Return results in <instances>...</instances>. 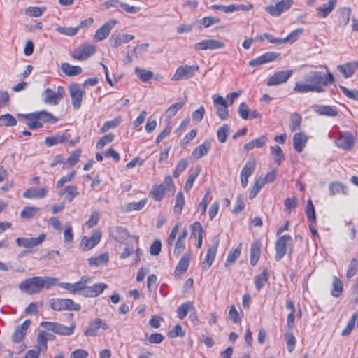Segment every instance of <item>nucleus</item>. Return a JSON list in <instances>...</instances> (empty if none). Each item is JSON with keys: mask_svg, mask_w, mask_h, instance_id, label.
Masks as SVG:
<instances>
[{"mask_svg": "<svg viewBox=\"0 0 358 358\" xmlns=\"http://www.w3.org/2000/svg\"><path fill=\"white\" fill-rule=\"evenodd\" d=\"M324 68L327 71L326 74L317 71H310L305 82L300 81L295 83L293 90L299 94L324 92L326 86L334 82V77L327 66Z\"/></svg>", "mask_w": 358, "mask_h": 358, "instance_id": "f257e3e1", "label": "nucleus"}, {"mask_svg": "<svg viewBox=\"0 0 358 358\" xmlns=\"http://www.w3.org/2000/svg\"><path fill=\"white\" fill-rule=\"evenodd\" d=\"M57 278L50 276H34L27 278L18 285L19 289L27 294L32 295L41 292L44 288L48 289L56 285Z\"/></svg>", "mask_w": 358, "mask_h": 358, "instance_id": "f03ea898", "label": "nucleus"}, {"mask_svg": "<svg viewBox=\"0 0 358 358\" xmlns=\"http://www.w3.org/2000/svg\"><path fill=\"white\" fill-rule=\"evenodd\" d=\"M110 236L116 241L122 243L127 244V240L129 239L131 243L134 242L137 243L138 238L135 236L129 234L128 230L121 226H113L109 229Z\"/></svg>", "mask_w": 358, "mask_h": 358, "instance_id": "7ed1b4c3", "label": "nucleus"}, {"mask_svg": "<svg viewBox=\"0 0 358 358\" xmlns=\"http://www.w3.org/2000/svg\"><path fill=\"white\" fill-rule=\"evenodd\" d=\"M51 308L55 311L63 310H76L78 311L81 309V306L75 303L70 299H52L49 301Z\"/></svg>", "mask_w": 358, "mask_h": 358, "instance_id": "20e7f679", "label": "nucleus"}, {"mask_svg": "<svg viewBox=\"0 0 358 358\" xmlns=\"http://www.w3.org/2000/svg\"><path fill=\"white\" fill-rule=\"evenodd\" d=\"M96 52V47L90 43H83L78 46L70 55L76 60L84 61L93 55Z\"/></svg>", "mask_w": 358, "mask_h": 358, "instance_id": "39448f33", "label": "nucleus"}, {"mask_svg": "<svg viewBox=\"0 0 358 358\" xmlns=\"http://www.w3.org/2000/svg\"><path fill=\"white\" fill-rule=\"evenodd\" d=\"M70 138V134H62L50 136L45 138V143L48 147L54 146L60 143H65L69 146H74L80 140L79 136H77L73 140H71Z\"/></svg>", "mask_w": 358, "mask_h": 358, "instance_id": "423d86ee", "label": "nucleus"}, {"mask_svg": "<svg viewBox=\"0 0 358 358\" xmlns=\"http://www.w3.org/2000/svg\"><path fill=\"white\" fill-rule=\"evenodd\" d=\"M199 70L198 65L189 66L187 64L180 66L177 68L174 75L171 77V80L178 81L181 80H187L192 78Z\"/></svg>", "mask_w": 358, "mask_h": 358, "instance_id": "0eeeda50", "label": "nucleus"}, {"mask_svg": "<svg viewBox=\"0 0 358 358\" xmlns=\"http://www.w3.org/2000/svg\"><path fill=\"white\" fill-rule=\"evenodd\" d=\"M69 92L71 99L72 106L75 110L80 108L83 96L85 92L82 90L78 83H71L68 87Z\"/></svg>", "mask_w": 358, "mask_h": 358, "instance_id": "6e6552de", "label": "nucleus"}, {"mask_svg": "<svg viewBox=\"0 0 358 358\" xmlns=\"http://www.w3.org/2000/svg\"><path fill=\"white\" fill-rule=\"evenodd\" d=\"M292 244V238L289 235H284L279 237L275 242V256L276 261L280 260L287 253V248Z\"/></svg>", "mask_w": 358, "mask_h": 358, "instance_id": "1a4fd4ad", "label": "nucleus"}, {"mask_svg": "<svg viewBox=\"0 0 358 358\" xmlns=\"http://www.w3.org/2000/svg\"><path fill=\"white\" fill-rule=\"evenodd\" d=\"M213 106L216 115L222 120L229 117V110L227 101L220 95L215 94L212 96Z\"/></svg>", "mask_w": 358, "mask_h": 358, "instance_id": "9d476101", "label": "nucleus"}, {"mask_svg": "<svg viewBox=\"0 0 358 358\" xmlns=\"http://www.w3.org/2000/svg\"><path fill=\"white\" fill-rule=\"evenodd\" d=\"M293 3V0H280L275 5L266 6L265 10L273 17H279L282 13L288 10Z\"/></svg>", "mask_w": 358, "mask_h": 358, "instance_id": "9b49d317", "label": "nucleus"}, {"mask_svg": "<svg viewBox=\"0 0 358 358\" xmlns=\"http://www.w3.org/2000/svg\"><path fill=\"white\" fill-rule=\"evenodd\" d=\"M224 47L225 43L223 41L213 38L202 40L193 45V48L197 51L215 50L222 49Z\"/></svg>", "mask_w": 358, "mask_h": 358, "instance_id": "f8f14e48", "label": "nucleus"}, {"mask_svg": "<svg viewBox=\"0 0 358 358\" xmlns=\"http://www.w3.org/2000/svg\"><path fill=\"white\" fill-rule=\"evenodd\" d=\"M41 325L48 331H52L56 334L65 336L71 335L75 328L74 325L67 327L59 323L50 322H42Z\"/></svg>", "mask_w": 358, "mask_h": 358, "instance_id": "ddd939ff", "label": "nucleus"}, {"mask_svg": "<svg viewBox=\"0 0 358 358\" xmlns=\"http://www.w3.org/2000/svg\"><path fill=\"white\" fill-rule=\"evenodd\" d=\"M335 143L337 147L345 150H350L355 145V138L349 131L338 132Z\"/></svg>", "mask_w": 358, "mask_h": 358, "instance_id": "4468645a", "label": "nucleus"}, {"mask_svg": "<svg viewBox=\"0 0 358 358\" xmlns=\"http://www.w3.org/2000/svg\"><path fill=\"white\" fill-rule=\"evenodd\" d=\"M45 238V234H41L36 238L19 237L16 238L15 243L18 247L29 249L41 245L44 242Z\"/></svg>", "mask_w": 358, "mask_h": 358, "instance_id": "2eb2a0df", "label": "nucleus"}, {"mask_svg": "<svg viewBox=\"0 0 358 358\" xmlns=\"http://www.w3.org/2000/svg\"><path fill=\"white\" fill-rule=\"evenodd\" d=\"M219 243L220 238L218 236H215L213 238L212 245L208 249L207 253L202 262L203 269L207 270L211 266L216 255Z\"/></svg>", "mask_w": 358, "mask_h": 358, "instance_id": "dca6fc26", "label": "nucleus"}, {"mask_svg": "<svg viewBox=\"0 0 358 358\" xmlns=\"http://www.w3.org/2000/svg\"><path fill=\"white\" fill-rule=\"evenodd\" d=\"M101 232L95 231L90 237L83 236L80 242V248L83 251H88L94 248L101 241Z\"/></svg>", "mask_w": 358, "mask_h": 358, "instance_id": "f3484780", "label": "nucleus"}, {"mask_svg": "<svg viewBox=\"0 0 358 358\" xmlns=\"http://www.w3.org/2000/svg\"><path fill=\"white\" fill-rule=\"evenodd\" d=\"M256 167V161L254 158L249 159L240 173L241 184L245 188L248 183V178L253 173Z\"/></svg>", "mask_w": 358, "mask_h": 358, "instance_id": "a211bd4d", "label": "nucleus"}, {"mask_svg": "<svg viewBox=\"0 0 358 358\" xmlns=\"http://www.w3.org/2000/svg\"><path fill=\"white\" fill-rule=\"evenodd\" d=\"M292 70L281 71L275 73L267 80L268 86L278 85L284 83L292 76Z\"/></svg>", "mask_w": 358, "mask_h": 358, "instance_id": "6ab92c4d", "label": "nucleus"}, {"mask_svg": "<svg viewBox=\"0 0 358 358\" xmlns=\"http://www.w3.org/2000/svg\"><path fill=\"white\" fill-rule=\"evenodd\" d=\"M117 23L116 20H111L106 22L103 26L96 30L94 38L96 41H101L106 38L110 33L112 29Z\"/></svg>", "mask_w": 358, "mask_h": 358, "instance_id": "aec40b11", "label": "nucleus"}, {"mask_svg": "<svg viewBox=\"0 0 358 358\" xmlns=\"http://www.w3.org/2000/svg\"><path fill=\"white\" fill-rule=\"evenodd\" d=\"M134 38V35L127 34H115L111 35L109 43L111 47L117 48L122 43H127Z\"/></svg>", "mask_w": 358, "mask_h": 358, "instance_id": "412c9836", "label": "nucleus"}, {"mask_svg": "<svg viewBox=\"0 0 358 358\" xmlns=\"http://www.w3.org/2000/svg\"><path fill=\"white\" fill-rule=\"evenodd\" d=\"M211 146V141L210 140H205L202 144L193 150L191 157L194 159H198L206 156L210 151Z\"/></svg>", "mask_w": 358, "mask_h": 358, "instance_id": "4be33fe9", "label": "nucleus"}, {"mask_svg": "<svg viewBox=\"0 0 358 358\" xmlns=\"http://www.w3.org/2000/svg\"><path fill=\"white\" fill-rule=\"evenodd\" d=\"M30 324L31 320H26L22 324L17 326L12 335V341L16 343L21 342L26 335L27 329Z\"/></svg>", "mask_w": 358, "mask_h": 358, "instance_id": "5701e85b", "label": "nucleus"}, {"mask_svg": "<svg viewBox=\"0 0 358 358\" xmlns=\"http://www.w3.org/2000/svg\"><path fill=\"white\" fill-rule=\"evenodd\" d=\"M102 327L104 329H108V326L101 319L92 320L89 326L85 330L84 334L86 336H95L98 334V330Z\"/></svg>", "mask_w": 358, "mask_h": 358, "instance_id": "b1692460", "label": "nucleus"}, {"mask_svg": "<svg viewBox=\"0 0 358 358\" xmlns=\"http://www.w3.org/2000/svg\"><path fill=\"white\" fill-rule=\"evenodd\" d=\"M308 137L303 132H297L293 136V146L296 152L301 153L306 147Z\"/></svg>", "mask_w": 358, "mask_h": 358, "instance_id": "393cba45", "label": "nucleus"}, {"mask_svg": "<svg viewBox=\"0 0 358 358\" xmlns=\"http://www.w3.org/2000/svg\"><path fill=\"white\" fill-rule=\"evenodd\" d=\"M79 194L80 193L78 192V187L75 185H66L62 188L58 192L59 196H65V199L69 202L72 201L74 197L78 196Z\"/></svg>", "mask_w": 358, "mask_h": 358, "instance_id": "a878e982", "label": "nucleus"}, {"mask_svg": "<svg viewBox=\"0 0 358 358\" xmlns=\"http://www.w3.org/2000/svg\"><path fill=\"white\" fill-rule=\"evenodd\" d=\"M337 3V0H329L327 3H324L322 6L317 8V15L320 18H325L327 15L332 12L335 8Z\"/></svg>", "mask_w": 358, "mask_h": 358, "instance_id": "bb28decb", "label": "nucleus"}, {"mask_svg": "<svg viewBox=\"0 0 358 358\" xmlns=\"http://www.w3.org/2000/svg\"><path fill=\"white\" fill-rule=\"evenodd\" d=\"M17 116L24 119L25 124L31 129H35L42 127V124L39 122V120L36 116V113H31L28 114H18Z\"/></svg>", "mask_w": 358, "mask_h": 358, "instance_id": "cd10ccee", "label": "nucleus"}, {"mask_svg": "<svg viewBox=\"0 0 358 358\" xmlns=\"http://www.w3.org/2000/svg\"><path fill=\"white\" fill-rule=\"evenodd\" d=\"M261 252V242L259 240H255L250 247V264L254 266L259 259Z\"/></svg>", "mask_w": 358, "mask_h": 358, "instance_id": "c85d7f7f", "label": "nucleus"}, {"mask_svg": "<svg viewBox=\"0 0 358 358\" xmlns=\"http://www.w3.org/2000/svg\"><path fill=\"white\" fill-rule=\"evenodd\" d=\"M312 108L314 112L321 115L336 117L338 115L337 110L330 106L314 105Z\"/></svg>", "mask_w": 358, "mask_h": 358, "instance_id": "c756f323", "label": "nucleus"}, {"mask_svg": "<svg viewBox=\"0 0 358 358\" xmlns=\"http://www.w3.org/2000/svg\"><path fill=\"white\" fill-rule=\"evenodd\" d=\"M43 101L47 104L57 105L61 101L57 93L50 88H47L42 94Z\"/></svg>", "mask_w": 358, "mask_h": 358, "instance_id": "7c9ffc66", "label": "nucleus"}, {"mask_svg": "<svg viewBox=\"0 0 358 358\" xmlns=\"http://www.w3.org/2000/svg\"><path fill=\"white\" fill-rule=\"evenodd\" d=\"M191 258L192 254L190 252L186 253L182 256L176 268L175 273L177 275H182L186 272L189 265Z\"/></svg>", "mask_w": 358, "mask_h": 358, "instance_id": "2f4dec72", "label": "nucleus"}, {"mask_svg": "<svg viewBox=\"0 0 358 358\" xmlns=\"http://www.w3.org/2000/svg\"><path fill=\"white\" fill-rule=\"evenodd\" d=\"M48 194L47 188L29 189L23 192V196L27 199H43Z\"/></svg>", "mask_w": 358, "mask_h": 358, "instance_id": "473e14b6", "label": "nucleus"}, {"mask_svg": "<svg viewBox=\"0 0 358 358\" xmlns=\"http://www.w3.org/2000/svg\"><path fill=\"white\" fill-rule=\"evenodd\" d=\"M358 65L356 63H346L342 65H338L337 69L343 75L344 78H348L351 77Z\"/></svg>", "mask_w": 358, "mask_h": 358, "instance_id": "72a5a7b5", "label": "nucleus"}, {"mask_svg": "<svg viewBox=\"0 0 358 358\" xmlns=\"http://www.w3.org/2000/svg\"><path fill=\"white\" fill-rule=\"evenodd\" d=\"M61 69L68 76H75L82 73V68L80 66H73L66 62L62 64Z\"/></svg>", "mask_w": 358, "mask_h": 358, "instance_id": "f704fd0d", "label": "nucleus"}, {"mask_svg": "<svg viewBox=\"0 0 358 358\" xmlns=\"http://www.w3.org/2000/svg\"><path fill=\"white\" fill-rule=\"evenodd\" d=\"M109 260L108 253L103 252L99 256L88 259L89 265L92 267H97L108 263Z\"/></svg>", "mask_w": 358, "mask_h": 358, "instance_id": "c9c22d12", "label": "nucleus"}, {"mask_svg": "<svg viewBox=\"0 0 358 358\" xmlns=\"http://www.w3.org/2000/svg\"><path fill=\"white\" fill-rule=\"evenodd\" d=\"M269 272L267 268H264L263 271L255 276V285L257 290L259 291L265 283L268 280Z\"/></svg>", "mask_w": 358, "mask_h": 358, "instance_id": "e433bc0d", "label": "nucleus"}, {"mask_svg": "<svg viewBox=\"0 0 358 358\" xmlns=\"http://www.w3.org/2000/svg\"><path fill=\"white\" fill-rule=\"evenodd\" d=\"M39 122L43 125V123H55L57 122V118L55 117L52 113L45 110H41L36 113Z\"/></svg>", "mask_w": 358, "mask_h": 358, "instance_id": "4c0bfd02", "label": "nucleus"}, {"mask_svg": "<svg viewBox=\"0 0 358 358\" xmlns=\"http://www.w3.org/2000/svg\"><path fill=\"white\" fill-rule=\"evenodd\" d=\"M40 211V208L35 206H25L20 212V217L23 220H29L34 217Z\"/></svg>", "mask_w": 358, "mask_h": 358, "instance_id": "58836bf2", "label": "nucleus"}, {"mask_svg": "<svg viewBox=\"0 0 358 358\" xmlns=\"http://www.w3.org/2000/svg\"><path fill=\"white\" fill-rule=\"evenodd\" d=\"M192 310H194V307L193 303L190 302V301L184 303L178 307V309H177L178 317L180 319L182 320Z\"/></svg>", "mask_w": 358, "mask_h": 358, "instance_id": "ea45409f", "label": "nucleus"}, {"mask_svg": "<svg viewBox=\"0 0 358 358\" xmlns=\"http://www.w3.org/2000/svg\"><path fill=\"white\" fill-rule=\"evenodd\" d=\"M330 194L335 195L337 194H348L347 187L341 182H334L329 184V187Z\"/></svg>", "mask_w": 358, "mask_h": 358, "instance_id": "a19ab883", "label": "nucleus"}, {"mask_svg": "<svg viewBox=\"0 0 358 358\" xmlns=\"http://www.w3.org/2000/svg\"><path fill=\"white\" fill-rule=\"evenodd\" d=\"M38 345L39 348L38 349L27 351L25 355V358H38L41 346H43L44 349L46 348V341L41 334L38 336Z\"/></svg>", "mask_w": 358, "mask_h": 358, "instance_id": "79ce46f5", "label": "nucleus"}, {"mask_svg": "<svg viewBox=\"0 0 358 358\" xmlns=\"http://www.w3.org/2000/svg\"><path fill=\"white\" fill-rule=\"evenodd\" d=\"M340 25L342 27L346 26L350 21L351 15V9L349 7H343L338 10Z\"/></svg>", "mask_w": 358, "mask_h": 358, "instance_id": "37998d69", "label": "nucleus"}, {"mask_svg": "<svg viewBox=\"0 0 358 358\" xmlns=\"http://www.w3.org/2000/svg\"><path fill=\"white\" fill-rule=\"evenodd\" d=\"M343 292V284L341 280L336 276L333 278L332 289L331 294L334 297H338Z\"/></svg>", "mask_w": 358, "mask_h": 358, "instance_id": "c03bdc74", "label": "nucleus"}, {"mask_svg": "<svg viewBox=\"0 0 358 358\" xmlns=\"http://www.w3.org/2000/svg\"><path fill=\"white\" fill-rule=\"evenodd\" d=\"M45 6L34 7L30 6L25 9V14L31 17H41L43 13L46 10Z\"/></svg>", "mask_w": 358, "mask_h": 358, "instance_id": "a18cd8bd", "label": "nucleus"}, {"mask_svg": "<svg viewBox=\"0 0 358 358\" xmlns=\"http://www.w3.org/2000/svg\"><path fill=\"white\" fill-rule=\"evenodd\" d=\"M135 73L137 77L143 82H147L153 77L152 71L138 66L135 68Z\"/></svg>", "mask_w": 358, "mask_h": 358, "instance_id": "49530a36", "label": "nucleus"}, {"mask_svg": "<svg viewBox=\"0 0 358 358\" xmlns=\"http://www.w3.org/2000/svg\"><path fill=\"white\" fill-rule=\"evenodd\" d=\"M271 154L273 155L274 161L280 165L285 159V155L278 145H274L271 147Z\"/></svg>", "mask_w": 358, "mask_h": 358, "instance_id": "de8ad7c7", "label": "nucleus"}, {"mask_svg": "<svg viewBox=\"0 0 358 358\" xmlns=\"http://www.w3.org/2000/svg\"><path fill=\"white\" fill-rule=\"evenodd\" d=\"M278 170L273 169L272 171L268 172L265 176H261L258 180L264 186L266 184L273 182L277 177Z\"/></svg>", "mask_w": 358, "mask_h": 358, "instance_id": "09e8293b", "label": "nucleus"}, {"mask_svg": "<svg viewBox=\"0 0 358 358\" xmlns=\"http://www.w3.org/2000/svg\"><path fill=\"white\" fill-rule=\"evenodd\" d=\"M284 339L286 342L287 348L289 352H292L296 346V341L292 331H287L285 334Z\"/></svg>", "mask_w": 358, "mask_h": 358, "instance_id": "8fccbe9b", "label": "nucleus"}, {"mask_svg": "<svg viewBox=\"0 0 358 358\" xmlns=\"http://www.w3.org/2000/svg\"><path fill=\"white\" fill-rule=\"evenodd\" d=\"M165 191L164 185H159L153 187L150 194L155 201H160L164 196Z\"/></svg>", "mask_w": 358, "mask_h": 358, "instance_id": "3c124183", "label": "nucleus"}, {"mask_svg": "<svg viewBox=\"0 0 358 358\" xmlns=\"http://www.w3.org/2000/svg\"><path fill=\"white\" fill-rule=\"evenodd\" d=\"M241 243L236 248L231 250L227 257L225 262V266H229L232 264L241 255Z\"/></svg>", "mask_w": 358, "mask_h": 358, "instance_id": "603ef678", "label": "nucleus"}, {"mask_svg": "<svg viewBox=\"0 0 358 358\" xmlns=\"http://www.w3.org/2000/svg\"><path fill=\"white\" fill-rule=\"evenodd\" d=\"M200 171H201L200 168H196V169H195V170L193 172H192L189 174V176L185 184V186H184L185 191H186L187 192L190 191L196 178L198 177V176L200 173Z\"/></svg>", "mask_w": 358, "mask_h": 358, "instance_id": "864d4df0", "label": "nucleus"}, {"mask_svg": "<svg viewBox=\"0 0 358 358\" xmlns=\"http://www.w3.org/2000/svg\"><path fill=\"white\" fill-rule=\"evenodd\" d=\"M185 105V101H178L171 106H170L165 112L166 115L171 118L176 115L178 110H180Z\"/></svg>", "mask_w": 358, "mask_h": 358, "instance_id": "5fc2aeb1", "label": "nucleus"}, {"mask_svg": "<svg viewBox=\"0 0 358 358\" xmlns=\"http://www.w3.org/2000/svg\"><path fill=\"white\" fill-rule=\"evenodd\" d=\"M357 317H358L357 313H355L352 315L351 318L350 319V320L348 321V322L347 324V326L345 327V328L343 329V331L341 333V335L343 336H348L352 332V331L353 330V329L355 327V322H356V320H357Z\"/></svg>", "mask_w": 358, "mask_h": 358, "instance_id": "6e6d98bb", "label": "nucleus"}, {"mask_svg": "<svg viewBox=\"0 0 358 358\" xmlns=\"http://www.w3.org/2000/svg\"><path fill=\"white\" fill-rule=\"evenodd\" d=\"M184 203H185L184 195L182 192H178L176 196L173 211L176 213L180 214L182 210Z\"/></svg>", "mask_w": 358, "mask_h": 358, "instance_id": "4d7b16f0", "label": "nucleus"}, {"mask_svg": "<svg viewBox=\"0 0 358 358\" xmlns=\"http://www.w3.org/2000/svg\"><path fill=\"white\" fill-rule=\"evenodd\" d=\"M229 133V126L227 124H224L223 126L220 127L217 131V136L218 141L221 143H224L226 142L227 136Z\"/></svg>", "mask_w": 358, "mask_h": 358, "instance_id": "13d9d810", "label": "nucleus"}, {"mask_svg": "<svg viewBox=\"0 0 358 358\" xmlns=\"http://www.w3.org/2000/svg\"><path fill=\"white\" fill-rule=\"evenodd\" d=\"M76 174V171L68 173L66 175L62 176L57 182L56 187L62 188L65 183L71 182L73 180Z\"/></svg>", "mask_w": 358, "mask_h": 358, "instance_id": "bf43d9fd", "label": "nucleus"}, {"mask_svg": "<svg viewBox=\"0 0 358 358\" xmlns=\"http://www.w3.org/2000/svg\"><path fill=\"white\" fill-rule=\"evenodd\" d=\"M146 203V199H143L138 202H131L127 204L125 210L127 212H130L132 210H140L145 207Z\"/></svg>", "mask_w": 358, "mask_h": 358, "instance_id": "052dcab7", "label": "nucleus"}, {"mask_svg": "<svg viewBox=\"0 0 358 358\" xmlns=\"http://www.w3.org/2000/svg\"><path fill=\"white\" fill-rule=\"evenodd\" d=\"M55 30L63 35H66L68 36H75L78 31L80 30V27H57Z\"/></svg>", "mask_w": 358, "mask_h": 358, "instance_id": "680f3d73", "label": "nucleus"}, {"mask_svg": "<svg viewBox=\"0 0 358 358\" xmlns=\"http://www.w3.org/2000/svg\"><path fill=\"white\" fill-rule=\"evenodd\" d=\"M122 122L121 117H116L115 119L106 122L100 129L101 132H106L110 129L115 128Z\"/></svg>", "mask_w": 358, "mask_h": 358, "instance_id": "e2e57ef3", "label": "nucleus"}, {"mask_svg": "<svg viewBox=\"0 0 358 358\" xmlns=\"http://www.w3.org/2000/svg\"><path fill=\"white\" fill-rule=\"evenodd\" d=\"M17 124L15 118L10 114H5L0 116L1 126H15Z\"/></svg>", "mask_w": 358, "mask_h": 358, "instance_id": "0e129e2a", "label": "nucleus"}, {"mask_svg": "<svg viewBox=\"0 0 358 358\" xmlns=\"http://www.w3.org/2000/svg\"><path fill=\"white\" fill-rule=\"evenodd\" d=\"M73 241V234L72 227L69 224H66L64 230V242L66 245H71Z\"/></svg>", "mask_w": 358, "mask_h": 358, "instance_id": "69168bd1", "label": "nucleus"}, {"mask_svg": "<svg viewBox=\"0 0 358 358\" xmlns=\"http://www.w3.org/2000/svg\"><path fill=\"white\" fill-rule=\"evenodd\" d=\"M115 138V136L113 134H108L101 137L96 145V148L97 150H101L104 148V146L110 143H111Z\"/></svg>", "mask_w": 358, "mask_h": 358, "instance_id": "338daca9", "label": "nucleus"}, {"mask_svg": "<svg viewBox=\"0 0 358 358\" xmlns=\"http://www.w3.org/2000/svg\"><path fill=\"white\" fill-rule=\"evenodd\" d=\"M358 270V261L357 259L353 258L348 266L346 277L349 279L352 278Z\"/></svg>", "mask_w": 358, "mask_h": 358, "instance_id": "774afa93", "label": "nucleus"}]
</instances>
